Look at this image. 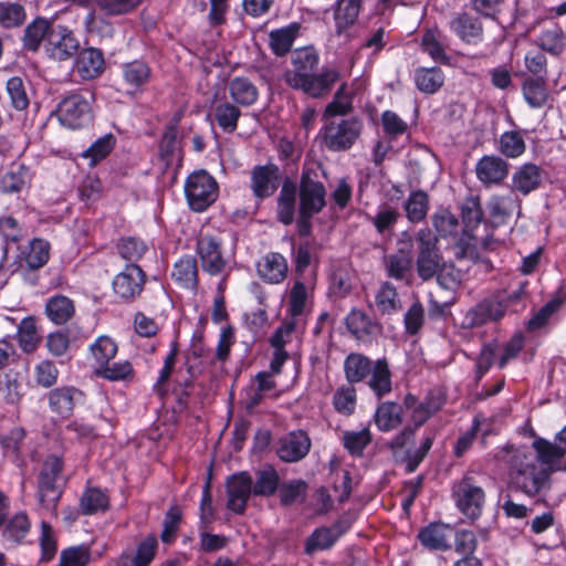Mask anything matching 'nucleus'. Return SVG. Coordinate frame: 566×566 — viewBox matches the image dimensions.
I'll use <instances>...</instances> for the list:
<instances>
[{
    "mask_svg": "<svg viewBox=\"0 0 566 566\" xmlns=\"http://www.w3.org/2000/svg\"><path fill=\"white\" fill-rule=\"evenodd\" d=\"M30 168L22 163H12L0 174V191L6 195H18L31 182Z\"/></svg>",
    "mask_w": 566,
    "mask_h": 566,
    "instance_id": "obj_18",
    "label": "nucleus"
},
{
    "mask_svg": "<svg viewBox=\"0 0 566 566\" xmlns=\"http://www.w3.org/2000/svg\"><path fill=\"white\" fill-rule=\"evenodd\" d=\"M84 394L73 386H62L48 394L49 407L62 418H69L75 406L83 401Z\"/></svg>",
    "mask_w": 566,
    "mask_h": 566,
    "instance_id": "obj_15",
    "label": "nucleus"
},
{
    "mask_svg": "<svg viewBox=\"0 0 566 566\" xmlns=\"http://www.w3.org/2000/svg\"><path fill=\"white\" fill-rule=\"evenodd\" d=\"M339 533H336L334 528L318 527L307 537L305 542V554L312 555L317 551L329 549L337 538Z\"/></svg>",
    "mask_w": 566,
    "mask_h": 566,
    "instance_id": "obj_41",
    "label": "nucleus"
},
{
    "mask_svg": "<svg viewBox=\"0 0 566 566\" xmlns=\"http://www.w3.org/2000/svg\"><path fill=\"white\" fill-rule=\"evenodd\" d=\"M375 305L382 315H392L402 310V302L392 283L382 282L375 294Z\"/></svg>",
    "mask_w": 566,
    "mask_h": 566,
    "instance_id": "obj_27",
    "label": "nucleus"
},
{
    "mask_svg": "<svg viewBox=\"0 0 566 566\" xmlns=\"http://www.w3.org/2000/svg\"><path fill=\"white\" fill-rule=\"evenodd\" d=\"M353 108L352 97L346 93V84L343 83L333 99L326 105L322 118L324 122L346 118L345 116L350 114Z\"/></svg>",
    "mask_w": 566,
    "mask_h": 566,
    "instance_id": "obj_29",
    "label": "nucleus"
},
{
    "mask_svg": "<svg viewBox=\"0 0 566 566\" xmlns=\"http://www.w3.org/2000/svg\"><path fill=\"white\" fill-rule=\"evenodd\" d=\"M539 45L544 51L558 54L564 49V32L559 27L544 30L539 36Z\"/></svg>",
    "mask_w": 566,
    "mask_h": 566,
    "instance_id": "obj_63",
    "label": "nucleus"
},
{
    "mask_svg": "<svg viewBox=\"0 0 566 566\" xmlns=\"http://www.w3.org/2000/svg\"><path fill=\"white\" fill-rule=\"evenodd\" d=\"M334 408L345 416L354 412L356 406V391L353 387H342L334 394Z\"/></svg>",
    "mask_w": 566,
    "mask_h": 566,
    "instance_id": "obj_64",
    "label": "nucleus"
},
{
    "mask_svg": "<svg viewBox=\"0 0 566 566\" xmlns=\"http://www.w3.org/2000/svg\"><path fill=\"white\" fill-rule=\"evenodd\" d=\"M197 252L205 272L210 275H219L224 271L227 261L222 256L219 240L211 235H201L197 241Z\"/></svg>",
    "mask_w": 566,
    "mask_h": 566,
    "instance_id": "obj_13",
    "label": "nucleus"
},
{
    "mask_svg": "<svg viewBox=\"0 0 566 566\" xmlns=\"http://www.w3.org/2000/svg\"><path fill=\"white\" fill-rule=\"evenodd\" d=\"M297 32L298 25L295 23L271 31L269 36L273 53L277 56L285 55L291 50Z\"/></svg>",
    "mask_w": 566,
    "mask_h": 566,
    "instance_id": "obj_40",
    "label": "nucleus"
},
{
    "mask_svg": "<svg viewBox=\"0 0 566 566\" xmlns=\"http://www.w3.org/2000/svg\"><path fill=\"white\" fill-rule=\"evenodd\" d=\"M311 440L304 431H294L280 439L277 455L285 462H296L310 451Z\"/></svg>",
    "mask_w": 566,
    "mask_h": 566,
    "instance_id": "obj_19",
    "label": "nucleus"
},
{
    "mask_svg": "<svg viewBox=\"0 0 566 566\" xmlns=\"http://www.w3.org/2000/svg\"><path fill=\"white\" fill-rule=\"evenodd\" d=\"M63 470V461L57 455H49L39 474V501L41 505L54 511L61 497L57 480Z\"/></svg>",
    "mask_w": 566,
    "mask_h": 566,
    "instance_id": "obj_9",
    "label": "nucleus"
},
{
    "mask_svg": "<svg viewBox=\"0 0 566 566\" xmlns=\"http://www.w3.org/2000/svg\"><path fill=\"white\" fill-rule=\"evenodd\" d=\"M364 120L358 116L324 122L319 135L324 147L333 153L349 150L360 138Z\"/></svg>",
    "mask_w": 566,
    "mask_h": 566,
    "instance_id": "obj_3",
    "label": "nucleus"
},
{
    "mask_svg": "<svg viewBox=\"0 0 566 566\" xmlns=\"http://www.w3.org/2000/svg\"><path fill=\"white\" fill-rule=\"evenodd\" d=\"M476 178L485 186L501 184L509 174V164L497 156H483L475 166Z\"/></svg>",
    "mask_w": 566,
    "mask_h": 566,
    "instance_id": "obj_21",
    "label": "nucleus"
},
{
    "mask_svg": "<svg viewBox=\"0 0 566 566\" xmlns=\"http://www.w3.org/2000/svg\"><path fill=\"white\" fill-rule=\"evenodd\" d=\"M363 0H336L335 21L338 28H347L357 20Z\"/></svg>",
    "mask_w": 566,
    "mask_h": 566,
    "instance_id": "obj_50",
    "label": "nucleus"
},
{
    "mask_svg": "<svg viewBox=\"0 0 566 566\" xmlns=\"http://www.w3.org/2000/svg\"><path fill=\"white\" fill-rule=\"evenodd\" d=\"M90 557V549L84 545L69 547L61 552L57 566H86Z\"/></svg>",
    "mask_w": 566,
    "mask_h": 566,
    "instance_id": "obj_62",
    "label": "nucleus"
},
{
    "mask_svg": "<svg viewBox=\"0 0 566 566\" xmlns=\"http://www.w3.org/2000/svg\"><path fill=\"white\" fill-rule=\"evenodd\" d=\"M50 259V243L43 239H33L24 252L25 265L29 270H39Z\"/></svg>",
    "mask_w": 566,
    "mask_h": 566,
    "instance_id": "obj_43",
    "label": "nucleus"
},
{
    "mask_svg": "<svg viewBox=\"0 0 566 566\" xmlns=\"http://www.w3.org/2000/svg\"><path fill=\"white\" fill-rule=\"evenodd\" d=\"M412 268V256L409 251L398 250L385 258V270L391 279L402 281Z\"/></svg>",
    "mask_w": 566,
    "mask_h": 566,
    "instance_id": "obj_35",
    "label": "nucleus"
},
{
    "mask_svg": "<svg viewBox=\"0 0 566 566\" xmlns=\"http://www.w3.org/2000/svg\"><path fill=\"white\" fill-rule=\"evenodd\" d=\"M369 374L368 386L378 398L392 390L391 373L386 359H378Z\"/></svg>",
    "mask_w": 566,
    "mask_h": 566,
    "instance_id": "obj_30",
    "label": "nucleus"
},
{
    "mask_svg": "<svg viewBox=\"0 0 566 566\" xmlns=\"http://www.w3.org/2000/svg\"><path fill=\"white\" fill-rule=\"evenodd\" d=\"M90 350L98 366L97 368H101L115 357L117 345L108 336H101L91 345Z\"/></svg>",
    "mask_w": 566,
    "mask_h": 566,
    "instance_id": "obj_54",
    "label": "nucleus"
},
{
    "mask_svg": "<svg viewBox=\"0 0 566 566\" xmlns=\"http://www.w3.org/2000/svg\"><path fill=\"white\" fill-rule=\"evenodd\" d=\"M308 485L303 480H291L279 485L281 504L284 506L303 502L306 497Z\"/></svg>",
    "mask_w": 566,
    "mask_h": 566,
    "instance_id": "obj_49",
    "label": "nucleus"
},
{
    "mask_svg": "<svg viewBox=\"0 0 566 566\" xmlns=\"http://www.w3.org/2000/svg\"><path fill=\"white\" fill-rule=\"evenodd\" d=\"M116 143V138L112 134H106L95 140L90 148L84 150L83 157L91 159V166H95L103 160L112 151Z\"/></svg>",
    "mask_w": 566,
    "mask_h": 566,
    "instance_id": "obj_55",
    "label": "nucleus"
},
{
    "mask_svg": "<svg viewBox=\"0 0 566 566\" xmlns=\"http://www.w3.org/2000/svg\"><path fill=\"white\" fill-rule=\"evenodd\" d=\"M80 43L73 32L63 25L53 27L49 32L45 50L55 61H66L78 50Z\"/></svg>",
    "mask_w": 566,
    "mask_h": 566,
    "instance_id": "obj_12",
    "label": "nucleus"
},
{
    "mask_svg": "<svg viewBox=\"0 0 566 566\" xmlns=\"http://www.w3.org/2000/svg\"><path fill=\"white\" fill-rule=\"evenodd\" d=\"M417 242V274L422 281L433 279L441 265L442 256L438 248V239L428 229H420L416 234Z\"/></svg>",
    "mask_w": 566,
    "mask_h": 566,
    "instance_id": "obj_7",
    "label": "nucleus"
},
{
    "mask_svg": "<svg viewBox=\"0 0 566 566\" xmlns=\"http://www.w3.org/2000/svg\"><path fill=\"white\" fill-rule=\"evenodd\" d=\"M151 70L147 63L135 60L122 65V77L129 93H135L148 83Z\"/></svg>",
    "mask_w": 566,
    "mask_h": 566,
    "instance_id": "obj_25",
    "label": "nucleus"
},
{
    "mask_svg": "<svg viewBox=\"0 0 566 566\" xmlns=\"http://www.w3.org/2000/svg\"><path fill=\"white\" fill-rule=\"evenodd\" d=\"M371 361L361 354H349L344 361V371L348 382L363 381L371 370Z\"/></svg>",
    "mask_w": 566,
    "mask_h": 566,
    "instance_id": "obj_38",
    "label": "nucleus"
},
{
    "mask_svg": "<svg viewBox=\"0 0 566 566\" xmlns=\"http://www.w3.org/2000/svg\"><path fill=\"white\" fill-rule=\"evenodd\" d=\"M176 282L186 289H196L198 285V266L193 256L187 255L179 259L171 273Z\"/></svg>",
    "mask_w": 566,
    "mask_h": 566,
    "instance_id": "obj_33",
    "label": "nucleus"
},
{
    "mask_svg": "<svg viewBox=\"0 0 566 566\" xmlns=\"http://www.w3.org/2000/svg\"><path fill=\"white\" fill-rule=\"evenodd\" d=\"M523 95L526 103L533 107H542L547 101V91L544 78H528L524 82Z\"/></svg>",
    "mask_w": 566,
    "mask_h": 566,
    "instance_id": "obj_51",
    "label": "nucleus"
},
{
    "mask_svg": "<svg viewBox=\"0 0 566 566\" xmlns=\"http://www.w3.org/2000/svg\"><path fill=\"white\" fill-rule=\"evenodd\" d=\"M17 337L21 349L24 353H33L40 342V336L32 317L23 318L18 325Z\"/></svg>",
    "mask_w": 566,
    "mask_h": 566,
    "instance_id": "obj_48",
    "label": "nucleus"
},
{
    "mask_svg": "<svg viewBox=\"0 0 566 566\" xmlns=\"http://www.w3.org/2000/svg\"><path fill=\"white\" fill-rule=\"evenodd\" d=\"M280 478L277 471L273 467H265L255 472V480H252L253 495L271 496L277 489Z\"/></svg>",
    "mask_w": 566,
    "mask_h": 566,
    "instance_id": "obj_34",
    "label": "nucleus"
},
{
    "mask_svg": "<svg viewBox=\"0 0 566 566\" xmlns=\"http://www.w3.org/2000/svg\"><path fill=\"white\" fill-rule=\"evenodd\" d=\"M146 282V274L137 264H127L113 280L114 293L124 301L137 298Z\"/></svg>",
    "mask_w": 566,
    "mask_h": 566,
    "instance_id": "obj_10",
    "label": "nucleus"
},
{
    "mask_svg": "<svg viewBox=\"0 0 566 566\" xmlns=\"http://www.w3.org/2000/svg\"><path fill=\"white\" fill-rule=\"evenodd\" d=\"M227 507L237 514H242L250 495L253 494L252 479L249 473L233 474L227 482Z\"/></svg>",
    "mask_w": 566,
    "mask_h": 566,
    "instance_id": "obj_14",
    "label": "nucleus"
},
{
    "mask_svg": "<svg viewBox=\"0 0 566 566\" xmlns=\"http://www.w3.org/2000/svg\"><path fill=\"white\" fill-rule=\"evenodd\" d=\"M216 179L206 170L195 171L185 182V195L190 208L196 212L205 211L218 198Z\"/></svg>",
    "mask_w": 566,
    "mask_h": 566,
    "instance_id": "obj_8",
    "label": "nucleus"
},
{
    "mask_svg": "<svg viewBox=\"0 0 566 566\" xmlns=\"http://www.w3.org/2000/svg\"><path fill=\"white\" fill-rule=\"evenodd\" d=\"M533 448L535 450V453L533 454L536 457L537 463L543 464L546 468L552 469V465L557 463L560 458L564 457V453L557 442L552 443L543 438L535 439Z\"/></svg>",
    "mask_w": 566,
    "mask_h": 566,
    "instance_id": "obj_46",
    "label": "nucleus"
},
{
    "mask_svg": "<svg viewBox=\"0 0 566 566\" xmlns=\"http://www.w3.org/2000/svg\"><path fill=\"white\" fill-rule=\"evenodd\" d=\"M229 94L237 104L250 106L256 102L259 91L249 78L238 76L230 81Z\"/></svg>",
    "mask_w": 566,
    "mask_h": 566,
    "instance_id": "obj_32",
    "label": "nucleus"
},
{
    "mask_svg": "<svg viewBox=\"0 0 566 566\" xmlns=\"http://www.w3.org/2000/svg\"><path fill=\"white\" fill-rule=\"evenodd\" d=\"M346 326L357 339H365L377 328L371 319L360 310L350 311L346 317Z\"/></svg>",
    "mask_w": 566,
    "mask_h": 566,
    "instance_id": "obj_45",
    "label": "nucleus"
},
{
    "mask_svg": "<svg viewBox=\"0 0 566 566\" xmlns=\"http://www.w3.org/2000/svg\"><path fill=\"white\" fill-rule=\"evenodd\" d=\"M431 220L436 231L441 237L455 233L459 224L457 217L448 209H439L432 214Z\"/></svg>",
    "mask_w": 566,
    "mask_h": 566,
    "instance_id": "obj_61",
    "label": "nucleus"
},
{
    "mask_svg": "<svg viewBox=\"0 0 566 566\" xmlns=\"http://www.w3.org/2000/svg\"><path fill=\"white\" fill-rule=\"evenodd\" d=\"M52 29L46 20L38 19L29 24L24 31L23 44L24 48L31 51H36L45 38L48 40L49 32Z\"/></svg>",
    "mask_w": 566,
    "mask_h": 566,
    "instance_id": "obj_52",
    "label": "nucleus"
},
{
    "mask_svg": "<svg viewBox=\"0 0 566 566\" xmlns=\"http://www.w3.org/2000/svg\"><path fill=\"white\" fill-rule=\"evenodd\" d=\"M521 199L512 190L505 195H493L489 202L488 209L494 222L505 223L514 212L521 213Z\"/></svg>",
    "mask_w": 566,
    "mask_h": 566,
    "instance_id": "obj_22",
    "label": "nucleus"
},
{
    "mask_svg": "<svg viewBox=\"0 0 566 566\" xmlns=\"http://www.w3.org/2000/svg\"><path fill=\"white\" fill-rule=\"evenodd\" d=\"M451 30L468 44H478L483 40L481 21L469 13L458 14L451 21Z\"/></svg>",
    "mask_w": 566,
    "mask_h": 566,
    "instance_id": "obj_24",
    "label": "nucleus"
},
{
    "mask_svg": "<svg viewBox=\"0 0 566 566\" xmlns=\"http://www.w3.org/2000/svg\"><path fill=\"white\" fill-rule=\"evenodd\" d=\"M116 249L122 259L136 264L148 251V245L142 239L125 237L118 240Z\"/></svg>",
    "mask_w": 566,
    "mask_h": 566,
    "instance_id": "obj_44",
    "label": "nucleus"
},
{
    "mask_svg": "<svg viewBox=\"0 0 566 566\" xmlns=\"http://www.w3.org/2000/svg\"><path fill=\"white\" fill-rule=\"evenodd\" d=\"M370 441L371 434L367 428L359 431H345L343 434L344 448L352 455H361L364 449L370 443Z\"/></svg>",
    "mask_w": 566,
    "mask_h": 566,
    "instance_id": "obj_56",
    "label": "nucleus"
},
{
    "mask_svg": "<svg viewBox=\"0 0 566 566\" xmlns=\"http://www.w3.org/2000/svg\"><path fill=\"white\" fill-rule=\"evenodd\" d=\"M212 113L214 120L223 132L233 133L237 129L241 116V111L237 105L221 102L213 107Z\"/></svg>",
    "mask_w": 566,
    "mask_h": 566,
    "instance_id": "obj_39",
    "label": "nucleus"
},
{
    "mask_svg": "<svg viewBox=\"0 0 566 566\" xmlns=\"http://www.w3.org/2000/svg\"><path fill=\"white\" fill-rule=\"evenodd\" d=\"M93 99L94 95L88 90L65 95L55 109L59 122L71 129H78L88 125L93 118Z\"/></svg>",
    "mask_w": 566,
    "mask_h": 566,
    "instance_id": "obj_5",
    "label": "nucleus"
},
{
    "mask_svg": "<svg viewBox=\"0 0 566 566\" xmlns=\"http://www.w3.org/2000/svg\"><path fill=\"white\" fill-rule=\"evenodd\" d=\"M543 180V169L532 163L523 164L513 172L511 178V190L514 193L527 196L537 190Z\"/></svg>",
    "mask_w": 566,
    "mask_h": 566,
    "instance_id": "obj_17",
    "label": "nucleus"
},
{
    "mask_svg": "<svg viewBox=\"0 0 566 566\" xmlns=\"http://www.w3.org/2000/svg\"><path fill=\"white\" fill-rule=\"evenodd\" d=\"M105 71V59L101 50L86 48L80 51L74 63V72L84 81L95 80Z\"/></svg>",
    "mask_w": 566,
    "mask_h": 566,
    "instance_id": "obj_16",
    "label": "nucleus"
},
{
    "mask_svg": "<svg viewBox=\"0 0 566 566\" xmlns=\"http://www.w3.org/2000/svg\"><path fill=\"white\" fill-rule=\"evenodd\" d=\"M451 496L459 512L469 521H476L483 512L486 495L475 476L465 474L452 484Z\"/></svg>",
    "mask_w": 566,
    "mask_h": 566,
    "instance_id": "obj_4",
    "label": "nucleus"
},
{
    "mask_svg": "<svg viewBox=\"0 0 566 566\" xmlns=\"http://www.w3.org/2000/svg\"><path fill=\"white\" fill-rule=\"evenodd\" d=\"M453 527L444 523H430L418 533L422 546L432 551H447L451 548Z\"/></svg>",
    "mask_w": 566,
    "mask_h": 566,
    "instance_id": "obj_20",
    "label": "nucleus"
},
{
    "mask_svg": "<svg viewBox=\"0 0 566 566\" xmlns=\"http://www.w3.org/2000/svg\"><path fill=\"white\" fill-rule=\"evenodd\" d=\"M24 8L15 2H0V25L6 29L19 27L24 22Z\"/></svg>",
    "mask_w": 566,
    "mask_h": 566,
    "instance_id": "obj_57",
    "label": "nucleus"
},
{
    "mask_svg": "<svg viewBox=\"0 0 566 566\" xmlns=\"http://www.w3.org/2000/svg\"><path fill=\"white\" fill-rule=\"evenodd\" d=\"M500 151L509 157L516 158L525 151V142L518 132H505L500 137Z\"/></svg>",
    "mask_w": 566,
    "mask_h": 566,
    "instance_id": "obj_58",
    "label": "nucleus"
},
{
    "mask_svg": "<svg viewBox=\"0 0 566 566\" xmlns=\"http://www.w3.org/2000/svg\"><path fill=\"white\" fill-rule=\"evenodd\" d=\"M292 69L284 73L285 83L313 98L327 95L340 74L336 69L324 67L316 74L319 56L313 48L297 49L292 53Z\"/></svg>",
    "mask_w": 566,
    "mask_h": 566,
    "instance_id": "obj_1",
    "label": "nucleus"
},
{
    "mask_svg": "<svg viewBox=\"0 0 566 566\" xmlns=\"http://www.w3.org/2000/svg\"><path fill=\"white\" fill-rule=\"evenodd\" d=\"M256 269L264 282L279 284L285 280L289 266L282 254L270 252L258 262Z\"/></svg>",
    "mask_w": 566,
    "mask_h": 566,
    "instance_id": "obj_23",
    "label": "nucleus"
},
{
    "mask_svg": "<svg viewBox=\"0 0 566 566\" xmlns=\"http://www.w3.org/2000/svg\"><path fill=\"white\" fill-rule=\"evenodd\" d=\"M2 528V537L13 544H21L30 532L31 523L24 512H18L7 518Z\"/></svg>",
    "mask_w": 566,
    "mask_h": 566,
    "instance_id": "obj_31",
    "label": "nucleus"
},
{
    "mask_svg": "<svg viewBox=\"0 0 566 566\" xmlns=\"http://www.w3.org/2000/svg\"><path fill=\"white\" fill-rule=\"evenodd\" d=\"M321 166H304L300 179V211L317 214L326 205V189L321 181Z\"/></svg>",
    "mask_w": 566,
    "mask_h": 566,
    "instance_id": "obj_6",
    "label": "nucleus"
},
{
    "mask_svg": "<svg viewBox=\"0 0 566 566\" xmlns=\"http://www.w3.org/2000/svg\"><path fill=\"white\" fill-rule=\"evenodd\" d=\"M428 195L422 190L411 192L405 203L407 218L412 223L422 221L428 213Z\"/></svg>",
    "mask_w": 566,
    "mask_h": 566,
    "instance_id": "obj_47",
    "label": "nucleus"
},
{
    "mask_svg": "<svg viewBox=\"0 0 566 566\" xmlns=\"http://www.w3.org/2000/svg\"><path fill=\"white\" fill-rule=\"evenodd\" d=\"M444 75L440 67H419L415 72L417 88L424 94H433L443 85Z\"/></svg>",
    "mask_w": 566,
    "mask_h": 566,
    "instance_id": "obj_37",
    "label": "nucleus"
},
{
    "mask_svg": "<svg viewBox=\"0 0 566 566\" xmlns=\"http://www.w3.org/2000/svg\"><path fill=\"white\" fill-rule=\"evenodd\" d=\"M512 486L530 497H544L552 488V469L537 463L533 452L517 449L511 460Z\"/></svg>",
    "mask_w": 566,
    "mask_h": 566,
    "instance_id": "obj_2",
    "label": "nucleus"
},
{
    "mask_svg": "<svg viewBox=\"0 0 566 566\" xmlns=\"http://www.w3.org/2000/svg\"><path fill=\"white\" fill-rule=\"evenodd\" d=\"M403 420L402 406L394 401L381 402L375 412V423L380 431H391Z\"/></svg>",
    "mask_w": 566,
    "mask_h": 566,
    "instance_id": "obj_28",
    "label": "nucleus"
},
{
    "mask_svg": "<svg viewBox=\"0 0 566 566\" xmlns=\"http://www.w3.org/2000/svg\"><path fill=\"white\" fill-rule=\"evenodd\" d=\"M75 312L73 301L64 295H55L46 302L45 313L55 324L66 323Z\"/></svg>",
    "mask_w": 566,
    "mask_h": 566,
    "instance_id": "obj_36",
    "label": "nucleus"
},
{
    "mask_svg": "<svg viewBox=\"0 0 566 566\" xmlns=\"http://www.w3.org/2000/svg\"><path fill=\"white\" fill-rule=\"evenodd\" d=\"M7 92L10 97L11 105L15 109L23 111L29 106V97L21 77H10L7 81Z\"/></svg>",
    "mask_w": 566,
    "mask_h": 566,
    "instance_id": "obj_59",
    "label": "nucleus"
},
{
    "mask_svg": "<svg viewBox=\"0 0 566 566\" xmlns=\"http://www.w3.org/2000/svg\"><path fill=\"white\" fill-rule=\"evenodd\" d=\"M253 196L263 200L274 195L281 179L280 168L272 163L254 166L250 172Z\"/></svg>",
    "mask_w": 566,
    "mask_h": 566,
    "instance_id": "obj_11",
    "label": "nucleus"
},
{
    "mask_svg": "<svg viewBox=\"0 0 566 566\" xmlns=\"http://www.w3.org/2000/svg\"><path fill=\"white\" fill-rule=\"evenodd\" d=\"M108 496L97 488H88L85 490L80 500V510L84 515L104 512L108 509Z\"/></svg>",
    "mask_w": 566,
    "mask_h": 566,
    "instance_id": "obj_42",
    "label": "nucleus"
},
{
    "mask_svg": "<svg viewBox=\"0 0 566 566\" xmlns=\"http://www.w3.org/2000/svg\"><path fill=\"white\" fill-rule=\"evenodd\" d=\"M95 374L98 377L111 381L130 380L134 377V369L128 360L107 363L101 368H97Z\"/></svg>",
    "mask_w": 566,
    "mask_h": 566,
    "instance_id": "obj_53",
    "label": "nucleus"
},
{
    "mask_svg": "<svg viewBox=\"0 0 566 566\" xmlns=\"http://www.w3.org/2000/svg\"><path fill=\"white\" fill-rule=\"evenodd\" d=\"M182 517V511L178 505H172L165 514L164 528L160 534V538L164 543L170 544L179 530V525Z\"/></svg>",
    "mask_w": 566,
    "mask_h": 566,
    "instance_id": "obj_60",
    "label": "nucleus"
},
{
    "mask_svg": "<svg viewBox=\"0 0 566 566\" xmlns=\"http://www.w3.org/2000/svg\"><path fill=\"white\" fill-rule=\"evenodd\" d=\"M297 187L294 181L286 179L277 197V219L283 224H291L295 216Z\"/></svg>",
    "mask_w": 566,
    "mask_h": 566,
    "instance_id": "obj_26",
    "label": "nucleus"
}]
</instances>
